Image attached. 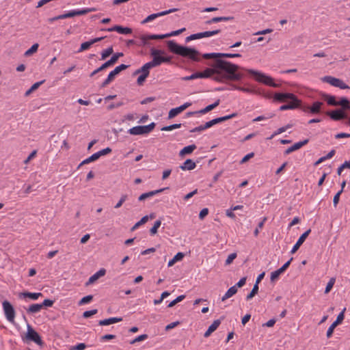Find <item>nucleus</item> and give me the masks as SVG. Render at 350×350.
I'll return each mask as SVG.
<instances>
[{"label": "nucleus", "instance_id": "4", "mask_svg": "<svg viewBox=\"0 0 350 350\" xmlns=\"http://www.w3.org/2000/svg\"><path fill=\"white\" fill-rule=\"evenodd\" d=\"M155 123L152 122L148 125L136 126L128 130V133L133 135H144L150 133L155 127Z\"/></svg>", "mask_w": 350, "mask_h": 350}, {"label": "nucleus", "instance_id": "63", "mask_svg": "<svg viewBox=\"0 0 350 350\" xmlns=\"http://www.w3.org/2000/svg\"><path fill=\"white\" fill-rule=\"evenodd\" d=\"M254 157V152H250V153L246 154L241 160L240 164H243V163H246L247 161H249L250 159L253 158Z\"/></svg>", "mask_w": 350, "mask_h": 350}, {"label": "nucleus", "instance_id": "24", "mask_svg": "<svg viewBox=\"0 0 350 350\" xmlns=\"http://www.w3.org/2000/svg\"><path fill=\"white\" fill-rule=\"evenodd\" d=\"M196 167V164L193 160L188 159H187L179 167L182 170H191L195 169Z\"/></svg>", "mask_w": 350, "mask_h": 350}, {"label": "nucleus", "instance_id": "7", "mask_svg": "<svg viewBox=\"0 0 350 350\" xmlns=\"http://www.w3.org/2000/svg\"><path fill=\"white\" fill-rule=\"evenodd\" d=\"M3 308L5 317L10 323L14 322L15 310L12 305L7 300L3 302Z\"/></svg>", "mask_w": 350, "mask_h": 350}, {"label": "nucleus", "instance_id": "34", "mask_svg": "<svg viewBox=\"0 0 350 350\" xmlns=\"http://www.w3.org/2000/svg\"><path fill=\"white\" fill-rule=\"evenodd\" d=\"M324 99L327 101V104L332 106H336V100L334 96L325 94L323 96Z\"/></svg>", "mask_w": 350, "mask_h": 350}, {"label": "nucleus", "instance_id": "36", "mask_svg": "<svg viewBox=\"0 0 350 350\" xmlns=\"http://www.w3.org/2000/svg\"><path fill=\"white\" fill-rule=\"evenodd\" d=\"M148 221V215L144 216L139 221H137L132 228L131 230L133 231L139 228L140 226L146 224Z\"/></svg>", "mask_w": 350, "mask_h": 350}, {"label": "nucleus", "instance_id": "13", "mask_svg": "<svg viewBox=\"0 0 350 350\" xmlns=\"http://www.w3.org/2000/svg\"><path fill=\"white\" fill-rule=\"evenodd\" d=\"M237 115V114L236 113H232L230 115H228V116H222V117H219V118H217L213 119L211 121H208V122H206V126H208V128H210V127L213 126V125H215L216 124L221 123L222 122H224L226 120L231 119V118H232L234 117H236Z\"/></svg>", "mask_w": 350, "mask_h": 350}, {"label": "nucleus", "instance_id": "27", "mask_svg": "<svg viewBox=\"0 0 350 350\" xmlns=\"http://www.w3.org/2000/svg\"><path fill=\"white\" fill-rule=\"evenodd\" d=\"M336 106H341L342 110H350L349 101L345 97L340 98V100L336 102Z\"/></svg>", "mask_w": 350, "mask_h": 350}, {"label": "nucleus", "instance_id": "46", "mask_svg": "<svg viewBox=\"0 0 350 350\" xmlns=\"http://www.w3.org/2000/svg\"><path fill=\"white\" fill-rule=\"evenodd\" d=\"M267 218L264 217L262 220L258 223L257 228L254 230V234L255 237H258L259 234V230L262 228L264 226L265 222L267 221Z\"/></svg>", "mask_w": 350, "mask_h": 350}, {"label": "nucleus", "instance_id": "37", "mask_svg": "<svg viewBox=\"0 0 350 350\" xmlns=\"http://www.w3.org/2000/svg\"><path fill=\"white\" fill-rule=\"evenodd\" d=\"M182 109L180 108V107L173 108L170 109L168 113V118L171 119L178 115L182 112Z\"/></svg>", "mask_w": 350, "mask_h": 350}, {"label": "nucleus", "instance_id": "32", "mask_svg": "<svg viewBox=\"0 0 350 350\" xmlns=\"http://www.w3.org/2000/svg\"><path fill=\"white\" fill-rule=\"evenodd\" d=\"M185 256V254L182 252H178L172 259H171L169 262H168V265L167 266L168 267H172L173 266L176 262L178 261H180L181 260L183 257Z\"/></svg>", "mask_w": 350, "mask_h": 350}, {"label": "nucleus", "instance_id": "1", "mask_svg": "<svg viewBox=\"0 0 350 350\" xmlns=\"http://www.w3.org/2000/svg\"><path fill=\"white\" fill-rule=\"evenodd\" d=\"M211 68H206L200 72L201 78H210L217 82L226 81H238L244 77L243 71L253 75L258 82L267 85L278 88L280 84L275 83L272 77L252 69H247L237 64L221 59H216L211 65Z\"/></svg>", "mask_w": 350, "mask_h": 350}, {"label": "nucleus", "instance_id": "11", "mask_svg": "<svg viewBox=\"0 0 350 350\" xmlns=\"http://www.w3.org/2000/svg\"><path fill=\"white\" fill-rule=\"evenodd\" d=\"M289 100H291L289 103L280 107V111L294 109L298 108L301 105V100H299L295 95L294 96V98H289Z\"/></svg>", "mask_w": 350, "mask_h": 350}, {"label": "nucleus", "instance_id": "42", "mask_svg": "<svg viewBox=\"0 0 350 350\" xmlns=\"http://www.w3.org/2000/svg\"><path fill=\"white\" fill-rule=\"evenodd\" d=\"M337 78L332 76H325L323 78V81L330 84L332 86H336Z\"/></svg>", "mask_w": 350, "mask_h": 350}, {"label": "nucleus", "instance_id": "56", "mask_svg": "<svg viewBox=\"0 0 350 350\" xmlns=\"http://www.w3.org/2000/svg\"><path fill=\"white\" fill-rule=\"evenodd\" d=\"M202 57L208 59L211 58L219 59V53H204L202 55Z\"/></svg>", "mask_w": 350, "mask_h": 350}, {"label": "nucleus", "instance_id": "39", "mask_svg": "<svg viewBox=\"0 0 350 350\" xmlns=\"http://www.w3.org/2000/svg\"><path fill=\"white\" fill-rule=\"evenodd\" d=\"M150 68H152V66L149 62H147L140 68V71L142 72V74L148 77Z\"/></svg>", "mask_w": 350, "mask_h": 350}, {"label": "nucleus", "instance_id": "22", "mask_svg": "<svg viewBox=\"0 0 350 350\" xmlns=\"http://www.w3.org/2000/svg\"><path fill=\"white\" fill-rule=\"evenodd\" d=\"M221 324V320H215L205 332L204 336L208 338L213 332H215Z\"/></svg>", "mask_w": 350, "mask_h": 350}, {"label": "nucleus", "instance_id": "5", "mask_svg": "<svg viewBox=\"0 0 350 350\" xmlns=\"http://www.w3.org/2000/svg\"><path fill=\"white\" fill-rule=\"evenodd\" d=\"M27 331L24 340H26L27 341L34 342L36 344L40 346L43 345V341L40 336L33 329V327L29 324H27Z\"/></svg>", "mask_w": 350, "mask_h": 350}, {"label": "nucleus", "instance_id": "15", "mask_svg": "<svg viewBox=\"0 0 350 350\" xmlns=\"http://www.w3.org/2000/svg\"><path fill=\"white\" fill-rule=\"evenodd\" d=\"M310 232H311V230L308 229V230H306L304 233H303L299 237V238L298 239L297 241L294 245V246L293 247V248H292V250L291 251V254L295 253L299 250L300 246L304 243V242L305 241L306 238L308 237V235L310 233Z\"/></svg>", "mask_w": 350, "mask_h": 350}, {"label": "nucleus", "instance_id": "49", "mask_svg": "<svg viewBox=\"0 0 350 350\" xmlns=\"http://www.w3.org/2000/svg\"><path fill=\"white\" fill-rule=\"evenodd\" d=\"M38 46H39V45L38 43L33 44L30 49H29L27 51H26V52L25 53V55L29 56L31 54H33V53L36 52L38 49Z\"/></svg>", "mask_w": 350, "mask_h": 350}, {"label": "nucleus", "instance_id": "64", "mask_svg": "<svg viewBox=\"0 0 350 350\" xmlns=\"http://www.w3.org/2000/svg\"><path fill=\"white\" fill-rule=\"evenodd\" d=\"M86 347V345L85 343H79L77 345L72 346L70 348V350H83Z\"/></svg>", "mask_w": 350, "mask_h": 350}, {"label": "nucleus", "instance_id": "23", "mask_svg": "<svg viewBox=\"0 0 350 350\" xmlns=\"http://www.w3.org/2000/svg\"><path fill=\"white\" fill-rule=\"evenodd\" d=\"M166 189L167 188H163V189H157V190H154V191H149L147 193H142V195L139 196V197L138 198V200L139 201H143L148 198L155 196L157 193H161Z\"/></svg>", "mask_w": 350, "mask_h": 350}, {"label": "nucleus", "instance_id": "9", "mask_svg": "<svg viewBox=\"0 0 350 350\" xmlns=\"http://www.w3.org/2000/svg\"><path fill=\"white\" fill-rule=\"evenodd\" d=\"M178 10V9H177V8H172L168 10L163 11L161 12L155 13V14H152L148 16L144 21H142V24H145V23H149L158 17L165 16L168 14H171V13L176 12Z\"/></svg>", "mask_w": 350, "mask_h": 350}, {"label": "nucleus", "instance_id": "53", "mask_svg": "<svg viewBox=\"0 0 350 350\" xmlns=\"http://www.w3.org/2000/svg\"><path fill=\"white\" fill-rule=\"evenodd\" d=\"M180 127H181V124H171L169 126H163L161 129V131H172L173 129H179Z\"/></svg>", "mask_w": 350, "mask_h": 350}, {"label": "nucleus", "instance_id": "6", "mask_svg": "<svg viewBox=\"0 0 350 350\" xmlns=\"http://www.w3.org/2000/svg\"><path fill=\"white\" fill-rule=\"evenodd\" d=\"M165 54L163 50L152 48L150 49V55L152 57V61L149 62L152 68L160 66L163 62L162 55Z\"/></svg>", "mask_w": 350, "mask_h": 350}, {"label": "nucleus", "instance_id": "31", "mask_svg": "<svg viewBox=\"0 0 350 350\" xmlns=\"http://www.w3.org/2000/svg\"><path fill=\"white\" fill-rule=\"evenodd\" d=\"M237 292V288L236 286H231L224 294V295L221 297V301H224L226 300L227 299L232 297L234 295H235Z\"/></svg>", "mask_w": 350, "mask_h": 350}, {"label": "nucleus", "instance_id": "25", "mask_svg": "<svg viewBox=\"0 0 350 350\" xmlns=\"http://www.w3.org/2000/svg\"><path fill=\"white\" fill-rule=\"evenodd\" d=\"M122 321V318L120 317H111L100 320L98 322L99 325H109L113 323H118Z\"/></svg>", "mask_w": 350, "mask_h": 350}, {"label": "nucleus", "instance_id": "40", "mask_svg": "<svg viewBox=\"0 0 350 350\" xmlns=\"http://www.w3.org/2000/svg\"><path fill=\"white\" fill-rule=\"evenodd\" d=\"M220 32H221L220 29H216V30H213V31H204V32H200V33H201V37L202 38L210 37V36L218 34Z\"/></svg>", "mask_w": 350, "mask_h": 350}, {"label": "nucleus", "instance_id": "21", "mask_svg": "<svg viewBox=\"0 0 350 350\" xmlns=\"http://www.w3.org/2000/svg\"><path fill=\"white\" fill-rule=\"evenodd\" d=\"M123 55H124V54L122 53H114L113 55V56L110 58V59H109L108 61L105 62L103 64H102V68H107L113 65L118 61V59L120 57H122Z\"/></svg>", "mask_w": 350, "mask_h": 350}, {"label": "nucleus", "instance_id": "52", "mask_svg": "<svg viewBox=\"0 0 350 350\" xmlns=\"http://www.w3.org/2000/svg\"><path fill=\"white\" fill-rule=\"evenodd\" d=\"M139 38L141 42L138 44L139 46H147L150 44L148 42V40H150L148 35H142L140 36Z\"/></svg>", "mask_w": 350, "mask_h": 350}, {"label": "nucleus", "instance_id": "59", "mask_svg": "<svg viewBox=\"0 0 350 350\" xmlns=\"http://www.w3.org/2000/svg\"><path fill=\"white\" fill-rule=\"evenodd\" d=\"M111 151H112L111 148L107 147L105 149H103V150L97 152L96 154L98 156V157L100 158L101 156H104V155H106V154L111 152Z\"/></svg>", "mask_w": 350, "mask_h": 350}, {"label": "nucleus", "instance_id": "47", "mask_svg": "<svg viewBox=\"0 0 350 350\" xmlns=\"http://www.w3.org/2000/svg\"><path fill=\"white\" fill-rule=\"evenodd\" d=\"M241 55L239 53H219V59L221 57H228V58H232V57H240Z\"/></svg>", "mask_w": 350, "mask_h": 350}, {"label": "nucleus", "instance_id": "28", "mask_svg": "<svg viewBox=\"0 0 350 350\" xmlns=\"http://www.w3.org/2000/svg\"><path fill=\"white\" fill-rule=\"evenodd\" d=\"M129 65L120 64L115 68V69L109 72V75L114 79L115 77L118 75L121 71L126 70L129 68Z\"/></svg>", "mask_w": 350, "mask_h": 350}, {"label": "nucleus", "instance_id": "48", "mask_svg": "<svg viewBox=\"0 0 350 350\" xmlns=\"http://www.w3.org/2000/svg\"><path fill=\"white\" fill-rule=\"evenodd\" d=\"M200 76H201L200 75V72H196L193 73L192 75H191L189 76H187V77H183L182 80H183V81L193 80V79L201 78Z\"/></svg>", "mask_w": 350, "mask_h": 350}, {"label": "nucleus", "instance_id": "20", "mask_svg": "<svg viewBox=\"0 0 350 350\" xmlns=\"http://www.w3.org/2000/svg\"><path fill=\"white\" fill-rule=\"evenodd\" d=\"M308 142H309V140L308 139H304V141L299 142H297V143L294 144L293 146H291V147L288 148L285 150L284 154H288L293 152V151L299 150L302 146L306 145L308 143Z\"/></svg>", "mask_w": 350, "mask_h": 350}, {"label": "nucleus", "instance_id": "16", "mask_svg": "<svg viewBox=\"0 0 350 350\" xmlns=\"http://www.w3.org/2000/svg\"><path fill=\"white\" fill-rule=\"evenodd\" d=\"M293 260V258H291L289 260H288L286 262H285L280 269L278 270L273 271L271 273V281L273 282L275 280L280 274H282L283 272H284L287 268L289 267L291 262Z\"/></svg>", "mask_w": 350, "mask_h": 350}, {"label": "nucleus", "instance_id": "35", "mask_svg": "<svg viewBox=\"0 0 350 350\" xmlns=\"http://www.w3.org/2000/svg\"><path fill=\"white\" fill-rule=\"evenodd\" d=\"M44 80L38 81L32 85V86L25 92V96H29L32 92L37 90L42 83H44Z\"/></svg>", "mask_w": 350, "mask_h": 350}, {"label": "nucleus", "instance_id": "41", "mask_svg": "<svg viewBox=\"0 0 350 350\" xmlns=\"http://www.w3.org/2000/svg\"><path fill=\"white\" fill-rule=\"evenodd\" d=\"M259 287L257 284H254L251 292L247 295L246 300H250L253 298L258 292Z\"/></svg>", "mask_w": 350, "mask_h": 350}, {"label": "nucleus", "instance_id": "14", "mask_svg": "<svg viewBox=\"0 0 350 350\" xmlns=\"http://www.w3.org/2000/svg\"><path fill=\"white\" fill-rule=\"evenodd\" d=\"M219 103H220V100L217 99L214 103L206 106L205 108H204L200 111H193V112H187V116L188 117H189V116H193L194 114H196V113H202V114L206 113L208 111L215 109L216 107H217L219 105Z\"/></svg>", "mask_w": 350, "mask_h": 350}, {"label": "nucleus", "instance_id": "18", "mask_svg": "<svg viewBox=\"0 0 350 350\" xmlns=\"http://www.w3.org/2000/svg\"><path fill=\"white\" fill-rule=\"evenodd\" d=\"M107 31H117L121 34H130L132 33V29L129 27H124L120 25H115L106 29Z\"/></svg>", "mask_w": 350, "mask_h": 350}, {"label": "nucleus", "instance_id": "12", "mask_svg": "<svg viewBox=\"0 0 350 350\" xmlns=\"http://www.w3.org/2000/svg\"><path fill=\"white\" fill-rule=\"evenodd\" d=\"M322 105H323L322 102L316 101V102L313 103V104L310 107L306 106V107H302V110L304 112H310L312 114H317L321 112V108Z\"/></svg>", "mask_w": 350, "mask_h": 350}, {"label": "nucleus", "instance_id": "33", "mask_svg": "<svg viewBox=\"0 0 350 350\" xmlns=\"http://www.w3.org/2000/svg\"><path fill=\"white\" fill-rule=\"evenodd\" d=\"M99 157L97 155L96 152V153H94L92 155H91L90 157H89L88 158L85 159V160H83L78 166V168H79L81 166H82L83 165H85V164H88L91 162H93L94 161H96L97 159H98Z\"/></svg>", "mask_w": 350, "mask_h": 350}, {"label": "nucleus", "instance_id": "55", "mask_svg": "<svg viewBox=\"0 0 350 350\" xmlns=\"http://www.w3.org/2000/svg\"><path fill=\"white\" fill-rule=\"evenodd\" d=\"M148 38L150 40H161L163 38H167V33L165 34H151L148 35Z\"/></svg>", "mask_w": 350, "mask_h": 350}, {"label": "nucleus", "instance_id": "43", "mask_svg": "<svg viewBox=\"0 0 350 350\" xmlns=\"http://www.w3.org/2000/svg\"><path fill=\"white\" fill-rule=\"evenodd\" d=\"M113 52V49L112 46H110L107 48V49L104 50L101 53V59H105L107 57H108L110 55H111Z\"/></svg>", "mask_w": 350, "mask_h": 350}, {"label": "nucleus", "instance_id": "45", "mask_svg": "<svg viewBox=\"0 0 350 350\" xmlns=\"http://www.w3.org/2000/svg\"><path fill=\"white\" fill-rule=\"evenodd\" d=\"M185 297V295H179L175 299H174L173 301H172L167 306L168 308H172L173 306H174L176 304L182 301Z\"/></svg>", "mask_w": 350, "mask_h": 350}, {"label": "nucleus", "instance_id": "30", "mask_svg": "<svg viewBox=\"0 0 350 350\" xmlns=\"http://www.w3.org/2000/svg\"><path fill=\"white\" fill-rule=\"evenodd\" d=\"M42 309V306L40 304H33L29 306L27 312L29 314H34L40 312Z\"/></svg>", "mask_w": 350, "mask_h": 350}, {"label": "nucleus", "instance_id": "44", "mask_svg": "<svg viewBox=\"0 0 350 350\" xmlns=\"http://www.w3.org/2000/svg\"><path fill=\"white\" fill-rule=\"evenodd\" d=\"M161 224V220H157L154 222V226L150 229V233L151 235H154L157 232L158 228L160 227Z\"/></svg>", "mask_w": 350, "mask_h": 350}, {"label": "nucleus", "instance_id": "2", "mask_svg": "<svg viewBox=\"0 0 350 350\" xmlns=\"http://www.w3.org/2000/svg\"><path fill=\"white\" fill-rule=\"evenodd\" d=\"M167 45L170 51L174 54L188 58L193 62L200 61V52L193 48L180 45L174 40L167 41Z\"/></svg>", "mask_w": 350, "mask_h": 350}, {"label": "nucleus", "instance_id": "62", "mask_svg": "<svg viewBox=\"0 0 350 350\" xmlns=\"http://www.w3.org/2000/svg\"><path fill=\"white\" fill-rule=\"evenodd\" d=\"M185 30H186V29L185 27H183V28L180 29L178 30L173 31H172L170 33H167V38H170V37H172V36H178V35L180 34L181 33L184 32Z\"/></svg>", "mask_w": 350, "mask_h": 350}, {"label": "nucleus", "instance_id": "57", "mask_svg": "<svg viewBox=\"0 0 350 350\" xmlns=\"http://www.w3.org/2000/svg\"><path fill=\"white\" fill-rule=\"evenodd\" d=\"M335 283V279L334 278H331L329 280V281L328 282V283L327 284V286L325 287V293H328L331 289L332 288L334 284Z\"/></svg>", "mask_w": 350, "mask_h": 350}, {"label": "nucleus", "instance_id": "17", "mask_svg": "<svg viewBox=\"0 0 350 350\" xmlns=\"http://www.w3.org/2000/svg\"><path fill=\"white\" fill-rule=\"evenodd\" d=\"M294 96L295 94L292 93H275L273 98L278 102L284 103L286 102L289 98H294Z\"/></svg>", "mask_w": 350, "mask_h": 350}, {"label": "nucleus", "instance_id": "8", "mask_svg": "<svg viewBox=\"0 0 350 350\" xmlns=\"http://www.w3.org/2000/svg\"><path fill=\"white\" fill-rule=\"evenodd\" d=\"M345 310H346V308H345L342 310V312L338 315L336 320L328 328V329L327 331V334H326V336L328 338L332 336L334 330L336 328V327L342 322V321L345 318L344 314H345Z\"/></svg>", "mask_w": 350, "mask_h": 350}, {"label": "nucleus", "instance_id": "10", "mask_svg": "<svg viewBox=\"0 0 350 350\" xmlns=\"http://www.w3.org/2000/svg\"><path fill=\"white\" fill-rule=\"evenodd\" d=\"M327 115L329 116L332 120L335 121H338L347 118V115L344 112V110L340 109L328 111Z\"/></svg>", "mask_w": 350, "mask_h": 350}, {"label": "nucleus", "instance_id": "38", "mask_svg": "<svg viewBox=\"0 0 350 350\" xmlns=\"http://www.w3.org/2000/svg\"><path fill=\"white\" fill-rule=\"evenodd\" d=\"M233 16H217L212 18L213 23H218V22H222V21H228L233 20Z\"/></svg>", "mask_w": 350, "mask_h": 350}, {"label": "nucleus", "instance_id": "60", "mask_svg": "<svg viewBox=\"0 0 350 350\" xmlns=\"http://www.w3.org/2000/svg\"><path fill=\"white\" fill-rule=\"evenodd\" d=\"M237 253L235 252L230 254L226 260V265L231 264L232 261L237 258Z\"/></svg>", "mask_w": 350, "mask_h": 350}, {"label": "nucleus", "instance_id": "51", "mask_svg": "<svg viewBox=\"0 0 350 350\" xmlns=\"http://www.w3.org/2000/svg\"><path fill=\"white\" fill-rule=\"evenodd\" d=\"M92 44H93L91 42V40L90 41L82 43L78 51V53H81L83 51L88 50Z\"/></svg>", "mask_w": 350, "mask_h": 350}, {"label": "nucleus", "instance_id": "54", "mask_svg": "<svg viewBox=\"0 0 350 350\" xmlns=\"http://www.w3.org/2000/svg\"><path fill=\"white\" fill-rule=\"evenodd\" d=\"M93 299V296L90 295H87L85 297H83L79 302V306H81V305H84L85 304H88L89 302H90Z\"/></svg>", "mask_w": 350, "mask_h": 350}, {"label": "nucleus", "instance_id": "50", "mask_svg": "<svg viewBox=\"0 0 350 350\" xmlns=\"http://www.w3.org/2000/svg\"><path fill=\"white\" fill-rule=\"evenodd\" d=\"M336 88H339L340 89L345 90V89H350L349 86H348L342 80L338 79L336 80Z\"/></svg>", "mask_w": 350, "mask_h": 350}, {"label": "nucleus", "instance_id": "58", "mask_svg": "<svg viewBox=\"0 0 350 350\" xmlns=\"http://www.w3.org/2000/svg\"><path fill=\"white\" fill-rule=\"evenodd\" d=\"M98 312L97 309H94L91 310H87L83 313V317L87 319L90 317L91 316L96 314Z\"/></svg>", "mask_w": 350, "mask_h": 350}, {"label": "nucleus", "instance_id": "26", "mask_svg": "<svg viewBox=\"0 0 350 350\" xmlns=\"http://www.w3.org/2000/svg\"><path fill=\"white\" fill-rule=\"evenodd\" d=\"M42 294L41 293H30V292H25L20 294V297L23 298H29L32 300H36L40 297H42Z\"/></svg>", "mask_w": 350, "mask_h": 350}, {"label": "nucleus", "instance_id": "61", "mask_svg": "<svg viewBox=\"0 0 350 350\" xmlns=\"http://www.w3.org/2000/svg\"><path fill=\"white\" fill-rule=\"evenodd\" d=\"M127 197L128 196L126 194L122 195L118 202L115 205L114 208H119L120 207H121L122 204L126 200Z\"/></svg>", "mask_w": 350, "mask_h": 350}, {"label": "nucleus", "instance_id": "19", "mask_svg": "<svg viewBox=\"0 0 350 350\" xmlns=\"http://www.w3.org/2000/svg\"><path fill=\"white\" fill-rule=\"evenodd\" d=\"M106 273V270L104 268L100 269L99 271L93 274L86 282L85 286H89L95 282L99 278L104 276Z\"/></svg>", "mask_w": 350, "mask_h": 350}, {"label": "nucleus", "instance_id": "29", "mask_svg": "<svg viewBox=\"0 0 350 350\" xmlns=\"http://www.w3.org/2000/svg\"><path fill=\"white\" fill-rule=\"evenodd\" d=\"M196 149V146L195 144H191L187 146L184 147L179 152V156L183 157L186 154H189L193 152V150Z\"/></svg>", "mask_w": 350, "mask_h": 350}, {"label": "nucleus", "instance_id": "3", "mask_svg": "<svg viewBox=\"0 0 350 350\" xmlns=\"http://www.w3.org/2000/svg\"><path fill=\"white\" fill-rule=\"evenodd\" d=\"M94 10L93 9H89V8H85L79 10H70L65 14L58 15L57 16H54L53 18H50L48 19L49 22L53 23L55 21L60 20V19H64L67 18H72L77 16H81L85 15L90 12Z\"/></svg>", "mask_w": 350, "mask_h": 350}]
</instances>
